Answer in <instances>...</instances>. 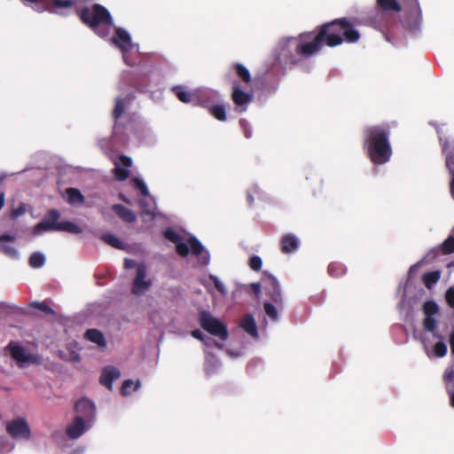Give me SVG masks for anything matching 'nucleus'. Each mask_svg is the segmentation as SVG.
Wrapping results in <instances>:
<instances>
[{
    "instance_id": "f257e3e1",
    "label": "nucleus",
    "mask_w": 454,
    "mask_h": 454,
    "mask_svg": "<svg viewBox=\"0 0 454 454\" xmlns=\"http://www.w3.org/2000/svg\"><path fill=\"white\" fill-rule=\"evenodd\" d=\"M308 33L318 53L324 45L333 48L343 43H356L361 37L354 22L348 18H340L325 22Z\"/></svg>"
},
{
    "instance_id": "f03ea898",
    "label": "nucleus",
    "mask_w": 454,
    "mask_h": 454,
    "mask_svg": "<svg viewBox=\"0 0 454 454\" xmlns=\"http://www.w3.org/2000/svg\"><path fill=\"white\" fill-rule=\"evenodd\" d=\"M318 54L308 32L288 38L279 46L276 60L280 66L294 67L301 60Z\"/></svg>"
},
{
    "instance_id": "7ed1b4c3",
    "label": "nucleus",
    "mask_w": 454,
    "mask_h": 454,
    "mask_svg": "<svg viewBox=\"0 0 454 454\" xmlns=\"http://www.w3.org/2000/svg\"><path fill=\"white\" fill-rule=\"evenodd\" d=\"M389 129L382 125L370 126L364 130L363 148L375 165L388 162L392 156Z\"/></svg>"
},
{
    "instance_id": "20e7f679",
    "label": "nucleus",
    "mask_w": 454,
    "mask_h": 454,
    "mask_svg": "<svg viewBox=\"0 0 454 454\" xmlns=\"http://www.w3.org/2000/svg\"><path fill=\"white\" fill-rule=\"evenodd\" d=\"M80 20L98 35L105 37V33L100 27L110 28L114 25V20L109 11L99 4L91 6H83L75 9Z\"/></svg>"
},
{
    "instance_id": "39448f33",
    "label": "nucleus",
    "mask_w": 454,
    "mask_h": 454,
    "mask_svg": "<svg viewBox=\"0 0 454 454\" xmlns=\"http://www.w3.org/2000/svg\"><path fill=\"white\" fill-rule=\"evenodd\" d=\"M198 319L200 326L210 334L219 337L222 340L228 339L229 333L226 325L213 317L210 312L200 311Z\"/></svg>"
},
{
    "instance_id": "423d86ee",
    "label": "nucleus",
    "mask_w": 454,
    "mask_h": 454,
    "mask_svg": "<svg viewBox=\"0 0 454 454\" xmlns=\"http://www.w3.org/2000/svg\"><path fill=\"white\" fill-rule=\"evenodd\" d=\"M436 131L439 134L438 140L442 153L445 158V166L450 176V192L454 200V141L443 137L439 128L436 129Z\"/></svg>"
},
{
    "instance_id": "0eeeda50",
    "label": "nucleus",
    "mask_w": 454,
    "mask_h": 454,
    "mask_svg": "<svg viewBox=\"0 0 454 454\" xmlns=\"http://www.w3.org/2000/svg\"><path fill=\"white\" fill-rule=\"evenodd\" d=\"M5 348L10 352L12 358L16 361L20 368H23L26 364H39L41 363L38 356L28 353L24 347L13 340Z\"/></svg>"
},
{
    "instance_id": "6e6552de",
    "label": "nucleus",
    "mask_w": 454,
    "mask_h": 454,
    "mask_svg": "<svg viewBox=\"0 0 454 454\" xmlns=\"http://www.w3.org/2000/svg\"><path fill=\"white\" fill-rule=\"evenodd\" d=\"M262 282L264 285L265 294L270 297L271 301L279 309L284 306V300L280 285L278 279L268 272H263Z\"/></svg>"
},
{
    "instance_id": "1a4fd4ad",
    "label": "nucleus",
    "mask_w": 454,
    "mask_h": 454,
    "mask_svg": "<svg viewBox=\"0 0 454 454\" xmlns=\"http://www.w3.org/2000/svg\"><path fill=\"white\" fill-rule=\"evenodd\" d=\"M60 213L57 209L48 210L46 215L34 227V234L39 235L44 231H58V220Z\"/></svg>"
},
{
    "instance_id": "9d476101",
    "label": "nucleus",
    "mask_w": 454,
    "mask_h": 454,
    "mask_svg": "<svg viewBox=\"0 0 454 454\" xmlns=\"http://www.w3.org/2000/svg\"><path fill=\"white\" fill-rule=\"evenodd\" d=\"M6 431L14 439L23 438L27 440L30 438L29 426L23 418H18L8 422Z\"/></svg>"
},
{
    "instance_id": "9b49d317",
    "label": "nucleus",
    "mask_w": 454,
    "mask_h": 454,
    "mask_svg": "<svg viewBox=\"0 0 454 454\" xmlns=\"http://www.w3.org/2000/svg\"><path fill=\"white\" fill-rule=\"evenodd\" d=\"M425 318L423 319L422 325L425 331H434L437 328V321L434 317V315L439 312V306L434 301H427L424 302L422 307Z\"/></svg>"
},
{
    "instance_id": "f8f14e48",
    "label": "nucleus",
    "mask_w": 454,
    "mask_h": 454,
    "mask_svg": "<svg viewBox=\"0 0 454 454\" xmlns=\"http://www.w3.org/2000/svg\"><path fill=\"white\" fill-rule=\"evenodd\" d=\"M145 277L146 268L144 264H139L137 267L136 278L131 287L132 294L137 295L142 294L150 289L152 282L150 280H145Z\"/></svg>"
},
{
    "instance_id": "ddd939ff",
    "label": "nucleus",
    "mask_w": 454,
    "mask_h": 454,
    "mask_svg": "<svg viewBox=\"0 0 454 454\" xmlns=\"http://www.w3.org/2000/svg\"><path fill=\"white\" fill-rule=\"evenodd\" d=\"M80 0H43L44 8L36 9L37 12L47 11L51 13H59V10L73 8Z\"/></svg>"
},
{
    "instance_id": "4468645a",
    "label": "nucleus",
    "mask_w": 454,
    "mask_h": 454,
    "mask_svg": "<svg viewBox=\"0 0 454 454\" xmlns=\"http://www.w3.org/2000/svg\"><path fill=\"white\" fill-rule=\"evenodd\" d=\"M76 416H82L84 420L90 421L94 419L96 413V407L88 398H82L75 403L74 405Z\"/></svg>"
},
{
    "instance_id": "2eb2a0df",
    "label": "nucleus",
    "mask_w": 454,
    "mask_h": 454,
    "mask_svg": "<svg viewBox=\"0 0 454 454\" xmlns=\"http://www.w3.org/2000/svg\"><path fill=\"white\" fill-rule=\"evenodd\" d=\"M112 43L120 49L123 54L128 51L132 45L129 34L121 27H115Z\"/></svg>"
},
{
    "instance_id": "dca6fc26",
    "label": "nucleus",
    "mask_w": 454,
    "mask_h": 454,
    "mask_svg": "<svg viewBox=\"0 0 454 454\" xmlns=\"http://www.w3.org/2000/svg\"><path fill=\"white\" fill-rule=\"evenodd\" d=\"M129 84L138 92H146L149 87V77L143 73H130L128 74Z\"/></svg>"
},
{
    "instance_id": "f3484780",
    "label": "nucleus",
    "mask_w": 454,
    "mask_h": 454,
    "mask_svg": "<svg viewBox=\"0 0 454 454\" xmlns=\"http://www.w3.org/2000/svg\"><path fill=\"white\" fill-rule=\"evenodd\" d=\"M188 244L190 245L192 253L199 257V260L202 264L206 265L209 262V253L204 248L197 238H190L188 239Z\"/></svg>"
},
{
    "instance_id": "a211bd4d",
    "label": "nucleus",
    "mask_w": 454,
    "mask_h": 454,
    "mask_svg": "<svg viewBox=\"0 0 454 454\" xmlns=\"http://www.w3.org/2000/svg\"><path fill=\"white\" fill-rule=\"evenodd\" d=\"M253 95L243 91L239 85L232 87L231 100L239 107H243V111L247 109V106L252 101Z\"/></svg>"
},
{
    "instance_id": "6ab92c4d",
    "label": "nucleus",
    "mask_w": 454,
    "mask_h": 454,
    "mask_svg": "<svg viewBox=\"0 0 454 454\" xmlns=\"http://www.w3.org/2000/svg\"><path fill=\"white\" fill-rule=\"evenodd\" d=\"M445 383L446 391L450 396V404L454 408V359L448 366L442 376Z\"/></svg>"
},
{
    "instance_id": "aec40b11",
    "label": "nucleus",
    "mask_w": 454,
    "mask_h": 454,
    "mask_svg": "<svg viewBox=\"0 0 454 454\" xmlns=\"http://www.w3.org/2000/svg\"><path fill=\"white\" fill-rule=\"evenodd\" d=\"M86 420L82 416H75L74 421L67 429V434L70 439L79 438L86 430Z\"/></svg>"
},
{
    "instance_id": "412c9836",
    "label": "nucleus",
    "mask_w": 454,
    "mask_h": 454,
    "mask_svg": "<svg viewBox=\"0 0 454 454\" xmlns=\"http://www.w3.org/2000/svg\"><path fill=\"white\" fill-rule=\"evenodd\" d=\"M121 373L118 369L114 366H106L100 375V383L106 387L109 390L113 388V381L120 377Z\"/></svg>"
},
{
    "instance_id": "4be33fe9",
    "label": "nucleus",
    "mask_w": 454,
    "mask_h": 454,
    "mask_svg": "<svg viewBox=\"0 0 454 454\" xmlns=\"http://www.w3.org/2000/svg\"><path fill=\"white\" fill-rule=\"evenodd\" d=\"M172 91L176 98L183 103L196 104L199 97L196 92L186 90L182 85L174 86Z\"/></svg>"
},
{
    "instance_id": "5701e85b",
    "label": "nucleus",
    "mask_w": 454,
    "mask_h": 454,
    "mask_svg": "<svg viewBox=\"0 0 454 454\" xmlns=\"http://www.w3.org/2000/svg\"><path fill=\"white\" fill-rule=\"evenodd\" d=\"M299 247L297 238L291 233L285 234L280 240V249L283 254H290L295 251Z\"/></svg>"
},
{
    "instance_id": "b1692460",
    "label": "nucleus",
    "mask_w": 454,
    "mask_h": 454,
    "mask_svg": "<svg viewBox=\"0 0 454 454\" xmlns=\"http://www.w3.org/2000/svg\"><path fill=\"white\" fill-rule=\"evenodd\" d=\"M112 210L125 223H134L137 219L135 213L121 204H114Z\"/></svg>"
},
{
    "instance_id": "393cba45",
    "label": "nucleus",
    "mask_w": 454,
    "mask_h": 454,
    "mask_svg": "<svg viewBox=\"0 0 454 454\" xmlns=\"http://www.w3.org/2000/svg\"><path fill=\"white\" fill-rule=\"evenodd\" d=\"M376 9L381 12H400L402 6L397 0H376Z\"/></svg>"
},
{
    "instance_id": "a878e982",
    "label": "nucleus",
    "mask_w": 454,
    "mask_h": 454,
    "mask_svg": "<svg viewBox=\"0 0 454 454\" xmlns=\"http://www.w3.org/2000/svg\"><path fill=\"white\" fill-rule=\"evenodd\" d=\"M84 337L88 340L98 345L101 348H105L106 346V341L104 334L98 329L87 330L85 332Z\"/></svg>"
},
{
    "instance_id": "bb28decb",
    "label": "nucleus",
    "mask_w": 454,
    "mask_h": 454,
    "mask_svg": "<svg viewBox=\"0 0 454 454\" xmlns=\"http://www.w3.org/2000/svg\"><path fill=\"white\" fill-rule=\"evenodd\" d=\"M67 201L70 205H82L85 198L77 188H67L66 190Z\"/></svg>"
},
{
    "instance_id": "cd10ccee",
    "label": "nucleus",
    "mask_w": 454,
    "mask_h": 454,
    "mask_svg": "<svg viewBox=\"0 0 454 454\" xmlns=\"http://www.w3.org/2000/svg\"><path fill=\"white\" fill-rule=\"evenodd\" d=\"M240 326L244 329L246 333H247L252 337L258 336L256 323L252 315H247L243 318Z\"/></svg>"
},
{
    "instance_id": "c85d7f7f",
    "label": "nucleus",
    "mask_w": 454,
    "mask_h": 454,
    "mask_svg": "<svg viewBox=\"0 0 454 454\" xmlns=\"http://www.w3.org/2000/svg\"><path fill=\"white\" fill-rule=\"evenodd\" d=\"M440 277L441 272L439 270L429 271L423 275L422 281L427 288L431 289L438 282Z\"/></svg>"
},
{
    "instance_id": "c756f323",
    "label": "nucleus",
    "mask_w": 454,
    "mask_h": 454,
    "mask_svg": "<svg viewBox=\"0 0 454 454\" xmlns=\"http://www.w3.org/2000/svg\"><path fill=\"white\" fill-rule=\"evenodd\" d=\"M58 231H66L68 233L79 234L82 232V229L72 222L65 221L59 223Z\"/></svg>"
},
{
    "instance_id": "7c9ffc66",
    "label": "nucleus",
    "mask_w": 454,
    "mask_h": 454,
    "mask_svg": "<svg viewBox=\"0 0 454 454\" xmlns=\"http://www.w3.org/2000/svg\"><path fill=\"white\" fill-rule=\"evenodd\" d=\"M233 68L237 75L246 83L248 84L252 81V76L249 70L240 63H235Z\"/></svg>"
},
{
    "instance_id": "2f4dec72",
    "label": "nucleus",
    "mask_w": 454,
    "mask_h": 454,
    "mask_svg": "<svg viewBox=\"0 0 454 454\" xmlns=\"http://www.w3.org/2000/svg\"><path fill=\"white\" fill-rule=\"evenodd\" d=\"M101 239L106 243L107 245L117 248V249H123L124 245L123 243L114 234L112 233H104L101 236Z\"/></svg>"
},
{
    "instance_id": "473e14b6",
    "label": "nucleus",
    "mask_w": 454,
    "mask_h": 454,
    "mask_svg": "<svg viewBox=\"0 0 454 454\" xmlns=\"http://www.w3.org/2000/svg\"><path fill=\"white\" fill-rule=\"evenodd\" d=\"M328 273L333 278L341 277L346 273V267L340 262H331L328 265Z\"/></svg>"
},
{
    "instance_id": "72a5a7b5",
    "label": "nucleus",
    "mask_w": 454,
    "mask_h": 454,
    "mask_svg": "<svg viewBox=\"0 0 454 454\" xmlns=\"http://www.w3.org/2000/svg\"><path fill=\"white\" fill-rule=\"evenodd\" d=\"M140 387V382L136 381L134 382L131 380H126L121 386V394L122 395H130L132 392L137 390Z\"/></svg>"
},
{
    "instance_id": "f704fd0d",
    "label": "nucleus",
    "mask_w": 454,
    "mask_h": 454,
    "mask_svg": "<svg viewBox=\"0 0 454 454\" xmlns=\"http://www.w3.org/2000/svg\"><path fill=\"white\" fill-rule=\"evenodd\" d=\"M209 113L218 121L226 120V110L223 105H215L209 108Z\"/></svg>"
},
{
    "instance_id": "c9c22d12",
    "label": "nucleus",
    "mask_w": 454,
    "mask_h": 454,
    "mask_svg": "<svg viewBox=\"0 0 454 454\" xmlns=\"http://www.w3.org/2000/svg\"><path fill=\"white\" fill-rule=\"evenodd\" d=\"M28 262L32 268H41L45 262V257L43 254L35 252L30 255Z\"/></svg>"
},
{
    "instance_id": "e433bc0d",
    "label": "nucleus",
    "mask_w": 454,
    "mask_h": 454,
    "mask_svg": "<svg viewBox=\"0 0 454 454\" xmlns=\"http://www.w3.org/2000/svg\"><path fill=\"white\" fill-rule=\"evenodd\" d=\"M441 250L443 254H450L454 253V237H448L441 246Z\"/></svg>"
},
{
    "instance_id": "4c0bfd02",
    "label": "nucleus",
    "mask_w": 454,
    "mask_h": 454,
    "mask_svg": "<svg viewBox=\"0 0 454 454\" xmlns=\"http://www.w3.org/2000/svg\"><path fill=\"white\" fill-rule=\"evenodd\" d=\"M264 311L266 315L272 319L273 321H277L278 319V309L270 301H266L263 304Z\"/></svg>"
},
{
    "instance_id": "58836bf2",
    "label": "nucleus",
    "mask_w": 454,
    "mask_h": 454,
    "mask_svg": "<svg viewBox=\"0 0 454 454\" xmlns=\"http://www.w3.org/2000/svg\"><path fill=\"white\" fill-rule=\"evenodd\" d=\"M125 111L124 100L122 98H117L115 106L113 110V117L114 120L119 119Z\"/></svg>"
},
{
    "instance_id": "ea45409f",
    "label": "nucleus",
    "mask_w": 454,
    "mask_h": 454,
    "mask_svg": "<svg viewBox=\"0 0 454 454\" xmlns=\"http://www.w3.org/2000/svg\"><path fill=\"white\" fill-rule=\"evenodd\" d=\"M163 235L168 240L173 242L174 244H176L178 241L182 240V236L170 227L164 231Z\"/></svg>"
},
{
    "instance_id": "a19ab883",
    "label": "nucleus",
    "mask_w": 454,
    "mask_h": 454,
    "mask_svg": "<svg viewBox=\"0 0 454 454\" xmlns=\"http://www.w3.org/2000/svg\"><path fill=\"white\" fill-rule=\"evenodd\" d=\"M132 182H133L134 187L136 189H137L143 196L145 197V196L149 195L148 188H147L145 183L142 179H140L138 177H135L132 180Z\"/></svg>"
},
{
    "instance_id": "79ce46f5",
    "label": "nucleus",
    "mask_w": 454,
    "mask_h": 454,
    "mask_svg": "<svg viewBox=\"0 0 454 454\" xmlns=\"http://www.w3.org/2000/svg\"><path fill=\"white\" fill-rule=\"evenodd\" d=\"M30 306L32 308H34V309H39L41 311H43L44 313L49 314V315H54L55 314V311L50 306H48L44 302L33 301V302L30 303Z\"/></svg>"
},
{
    "instance_id": "37998d69",
    "label": "nucleus",
    "mask_w": 454,
    "mask_h": 454,
    "mask_svg": "<svg viewBox=\"0 0 454 454\" xmlns=\"http://www.w3.org/2000/svg\"><path fill=\"white\" fill-rule=\"evenodd\" d=\"M434 353L437 357H443L447 354V345L444 341H438L434 344Z\"/></svg>"
},
{
    "instance_id": "c03bdc74",
    "label": "nucleus",
    "mask_w": 454,
    "mask_h": 454,
    "mask_svg": "<svg viewBox=\"0 0 454 454\" xmlns=\"http://www.w3.org/2000/svg\"><path fill=\"white\" fill-rule=\"evenodd\" d=\"M176 253L182 257H186L190 252L188 244L182 242V240L176 244Z\"/></svg>"
},
{
    "instance_id": "a18cd8bd",
    "label": "nucleus",
    "mask_w": 454,
    "mask_h": 454,
    "mask_svg": "<svg viewBox=\"0 0 454 454\" xmlns=\"http://www.w3.org/2000/svg\"><path fill=\"white\" fill-rule=\"evenodd\" d=\"M248 265L253 270L258 271L262 268V261L260 256L253 255L249 259Z\"/></svg>"
},
{
    "instance_id": "49530a36",
    "label": "nucleus",
    "mask_w": 454,
    "mask_h": 454,
    "mask_svg": "<svg viewBox=\"0 0 454 454\" xmlns=\"http://www.w3.org/2000/svg\"><path fill=\"white\" fill-rule=\"evenodd\" d=\"M129 176V170L124 168L115 167L114 168V176L119 181H125Z\"/></svg>"
},
{
    "instance_id": "de8ad7c7",
    "label": "nucleus",
    "mask_w": 454,
    "mask_h": 454,
    "mask_svg": "<svg viewBox=\"0 0 454 454\" xmlns=\"http://www.w3.org/2000/svg\"><path fill=\"white\" fill-rule=\"evenodd\" d=\"M209 278L213 282L215 287L217 289V291L221 294H226V289H225L223 284L220 281V279L217 277H215L214 275H210Z\"/></svg>"
},
{
    "instance_id": "09e8293b",
    "label": "nucleus",
    "mask_w": 454,
    "mask_h": 454,
    "mask_svg": "<svg viewBox=\"0 0 454 454\" xmlns=\"http://www.w3.org/2000/svg\"><path fill=\"white\" fill-rule=\"evenodd\" d=\"M239 126L244 133V136L247 137V138H250L251 136H252V132L250 130V127H249V123L248 121L246 120V119H240L239 121Z\"/></svg>"
},
{
    "instance_id": "8fccbe9b",
    "label": "nucleus",
    "mask_w": 454,
    "mask_h": 454,
    "mask_svg": "<svg viewBox=\"0 0 454 454\" xmlns=\"http://www.w3.org/2000/svg\"><path fill=\"white\" fill-rule=\"evenodd\" d=\"M445 299L448 303V305L454 309V288L450 287L445 294Z\"/></svg>"
},
{
    "instance_id": "3c124183",
    "label": "nucleus",
    "mask_w": 454,
    "mask_h": 454,
    "mask_svg": "<svg viewBox=\"0 0 454 454\" xmlns=\"http://www.w3.org/2000/svg\"><path fill=\"white\" fill-rule=\"evenodd\" d=\"M192 336L193 338L204 342L206 345H208L207 338L204 335V333L200 330H199V329L193 330L192 332Z\"/></svg>"
},
{
    "instance_id": "603ef678",
    "label": "nucleus",
    "mask_w": 454,
    "mask_h": 454,
    "mask_svg": "<svg viewBox=\"0 0 454 454\" xmlns=\"http://www.w3.org/2000/svg\"><path fill=\"white\" fill-rule=\"evenodd\" d=\"M3 251L4 254H6L7 255H9L11 257H16L18 254L17 250L13 247H11V246H3Z\"/></svg>"
},
{
    "instance_id": "864d4df0",
    "label": "nucleus",
    "mask_w": 454,
    "mask_h": 454,
    "mask_svg": "<svg viewBox=\"0 0 454 454\" xmlns=\"http://www.w3.org/2000/svg\"><path fill=\"white\" fill-rule=\"evenodd\" d=\"M120 162L125 168H129L132 165L131 159L129 157L126 156V155H121L120 157Z\"/></svg>"
},
{
    "instance_id": "5fc2aeb1",
    "label": "nucleus",
    "mask_w": 454,
    "mask_h": 454,
    "mask_svg": "<svg viewBox=\"0 0 454 454\" xmlns=\"http://www.w3.org/2000/svg\"><path fill=\"white\" fill-rule=\"evenodd\" d=\"M251 289L256 296L261 294V285L259 283H252Z\"/></svg>"
},
{
    "instance_id": "6e6d98bb",
    "label": "nucleus",
    "mask_w": 454,
    "mask_h": 454,
    "mask_svg": "<svg viewBox=\"0 0 454 454\" xmlns=\"http://www.w3.org/2000/svg\"><path fill=\"white\" fill-rule=\"evenodd\" d=\"M15 240V237L9 234H3L0 236V242H13Z\"/></svg>"
},
{
    "instance_id": "4d7b16f0",
    "label": "nucleus",
    "mask_w": 454,
    "mask_h": 454,
    "mask_svg": "<svg viewBox=\"0 0 454 454\" xmlns=\"http://www.w3.org/2000/svg\"><path fill=\"white\" fill-rule=\"evenodd\" d=\"M428 333H431L434 336V338L439 340V341H443L444 337L437 331L436 328H434V331H427Z\"/></svg>"
},
{
    "instance_id": "13d9d810",
    "label": "nucleus",
    "mask_w": 454,
    "mask_h": 454,
    "mask_svg": "<svg viewBox=\"0 0 454 454\" xmlns=\"http://www.w3.org/2000/svg\"><path fill=\"white\" fill-rule=\"evenodd\" d=\"M451 354L454 355V329L450 332L449 339Z\"/></svg>"
},
{
    "instance_id": "bf43d9fd",
    "label": "nucleus",
    "mask_w": 454,
    "mask_h": 454,
    "mask_svg": "<svg viewBox=\"0 0 454 454\" xmlns=\"http://www.w3.org/2000/svg\"><path fill=\"white\" fill-rule=\"evenodd\" d=\"M135 266V261L131 259H125L124 260V267L126 269H129Z\"/></svg>"
},
{
    "instance_id": "052dcab7",
    "label": "nucleus",
    "mask_w": 454,
    "mask_h": 454,
    "mask_svg": "<svg viewBox=\"0 0 454 454\" xmlns=\"http://www.w3.org/2000/svg\"><path fill=\"white\" fill-rule=\"evenodd\" d=\"M25 4H43V0H20Z\"/></svg>"
},
{
    "instance_id": "680f3d73",
    "label": "nucleus",
    "mask_w": 454,
    "mask_h": 454,
    "mask_svg": "<svg viewBox=\"0 0 454 454\" xmlns=\"http://www.w3.org/2000/svg\"><path fill=\"white\" fill-rule=\"evenodd\" d=\"M4 194L1 193L0 194V209L4 207Z\"/></svg>"
},
{
    "instance_id": "e2e57ef3",
    "label": "nucleus",
    "mask_w": 454,
    "mask_h": 454,
    "mask_svg": "<svg viewBox=\"0 0 454 454\" xmlns=\"http://www.w3.org/2000/svg\"><path fill=\"white\" fill-rule=\"evenodd\" d=\"M247 199L248 203H249L250 205H252V204H253V202H254V198H253V196H252L250 193H248V194H247Z\"/></svg>"
},
{
    "instance_id": "0e129e2a",
    "label": "nucleus",
    "mask_w": 454,
    "mask_h": 454,
    "mask_svg": "<svg viewBox=\"0 0 454 454\" xmlns=\"http://www.w3.org/2000/svg\"><path fill=\"white\" fill-rule=\"evenodd\" d=\"M21 212H22L21 210H15V211L13 212V215H14L15 216H17V215H19L20 214H21Z\"/></svg>"
},
{
    "instance_id": "69168bd1",
    "label": "nucleus",
    "mask_w": 454,
    "mask_h": 454,
    "mask_svg": "<svg viewBox=\"0 0 454 454\" xmlns=\"http://www.w3.org/2000/svg\"><path fill=\"white\" fill-rule=\"evenodd\" d=\"M417 267V265H412L410 269V272H411L415 268Z\"/></svg>"
},
{
    "instance_id": "338daca9",
    "label": "nucleus",
    "mask_w": 454,
    "mask_h": 454,
    "mask_svg": "<svg viewBox=\"0 0 454 454\" xmlns=\"http://www.w3.org/2000/svg\"><path fill=\"white\" fill-rule=\"evenodd\" d=\"M215 346H216L217 348H222V347H223V345L218 344V343H215Z\"/></svg>"
}]
</instances>
